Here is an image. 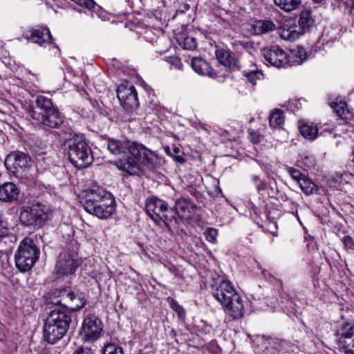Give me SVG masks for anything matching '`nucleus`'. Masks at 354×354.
Returning <instances> with one entry per match:
<instances>
[{
	"mask_svg": "<svg viewBox=\"0 0 354 354\" xmlns=\"http://www.w3.org/2000/svg\"><path fill=\"white\" fill-rule=\"evenodd\" d=\"M214 297L232 319L243 317L245 309L243 300L228 281L223 280L218 283L214 289Z\"/></svg>",
	"mask_w": 354,
	"mask_h": 354,
	"instance_id": "1",
	"label": "nucleus"
},
{
	"mask_svg": "<svg viewBox=\"0 0 354 354\" xmlns=\"http://www.w3.org/2000/svg\"><path fill=\"white\" fill-rule=\"evenodd\" d=\"M137 142L122 139H109L107 142L109 151L115 156H123V158L115 160L113 165L119 169L130 175H137L139 172V166L137 161L130 155L135 151Z\"/></svg>",
	"mask_w": 354,
	"mask_h": 354,
	"instance_id": "2",
	"label": "nucleus"
},
{
	"mask_svg": "<svg viewBox=\"0 0 354 354\" xmlns=\"http://www.w3.org/2000/svg\"><path fill=\"white\" fill-rule=\"evenodd\" d=\"M71 322V316L69 313L60 309L50 310L44 326V340L54 344L62 339L68 330Z\"/></svg>",
	"mask_w": 354,
	"mask_h": 354,
	"instance_id": "3",
	"label": "nucleus"
},
{
	"mask_svg": "<svg viewBox=\"0 0 354 354\" xmlns=\"http://www.w3.org/2000/svg\"><path fill=\"white\" fill-rule=\"evenodd\" d=\"M114 203V198L110 193L100 190L88 195L84 203V208L92 215L106 219L115 212Z\"/></svg>",
	"mask_w": 354,
	"mask_h": 354,
	"instance_id": "4",
	"label": "nucleus"
},
{
	"mask_svg": "<svg viewBox=\"0 0 354 354\" xmlns=\"http://www.w3.org/2000/svg\"><path fill=\"white\" fill-rule=\"evenodd\" d=\"M145 209L155 222H162L168 229H170V225L178 223L176 210L174 209L168 202L157 196H153L147 199Z\"/></svg>",
	"mask_w": 354,
	"mask_h": 354,
	"instance_id": "5",
	"label": "nucleus"
},
{
	"mask_svg": "<svg viewBox=\"0 0 354 354\" xmlns=\"http://www.w3.org/2000/svg\"><path fill=\"white\" fill-rule=\"evenodd\" d=\"M39 257V250L30 238L24 239L19 243L15 255V266L21 272L32 269Z\"/></svg>",
	"mask_w": 354,
	"mask_h": 354,
	"instance_id": "6",
	"label": "nucleus"
},
{
	"mask_svg": "<svg viewBox=\"0 0 354 354\" xmlns=\"http://www.w3.org/2000/svg\"><path fill=\"white\" fill-rule=\"evenodd\" d=\"M68 155L70 162L79 169L88 167L93 161L92 151L88 143L78 137L69 140Z\"/></svg>",
	"mask_w": 354,
	"mask_h": 354,
	"instance_id": "7",
	"label": "nucleus"
},
{
	"mask_svg": "<svg viewBox=\"0 0 354 354\" xmlns=\"http://www.w3.org/2000/svg\"><path fill=\"white\" fill-rule=\"evenodd\" d=\"M4 165L10 176L22 179L27 176L32 167V159L26 153L15 151L6 156Z\"/></svg>",
	"mask_w": 354,
	"mask_h": 354,
	"instance_id": "8",
	"label": "nucleus"
},
{
	"mask_svg": "<svg viewBox=\"0 0 354 354\" xmlns=\"http://www.w3.org/2000/svg\"><path fill=\"white\" fill-rule=\"evenodd\" d=\"M50 209L44 205L37 203L31 206L21 208L19 219L26 226H33L40 228L49 219Z\"/></svg>",
	"mask_w": 354,
	"mask_h": 354,
	"instance_id": "9",
	"label": "nucleus"
},
{
	"mask_svg": "<svg viewBox=\"0 0 354 354\" xmlns=\"http://www.w3.org/2000/svg\"><path fill=\"white\" fill-rule=\"evenodd\" d=\"M102 331L100 319L95 315H87L83 321L80 335L84 342H91L97 340Z\"/></svg>",
	"mask_w": 354,
	"mask_h": 354,
	"instance_id": "10",
	"label": "nucleus"
},
{
	"mask_svg": "<svg viewBox=\"0 0 354 354\" xmlns=\"http://www.w3.org/2000/svg\"><path fill=\"white\" fill-rule=\"evenodd\" d=\"M315 21L312 17V12L309 10H305L300 12L299 17V30H297L294 28L292 30L283 29L281 32V37L286 40L294 41L297 39L299 35H303L306 30H309L314 25Z\"/></svg>",
	"mask_w": 354,
	"mask_h": 354,
	"instance_id": "11",
	"label": "nucleus"
},
{
	"mask_svg": "<svg viewBox=\"0 0 354 354\" xmlns=\"http://www.w3.org/2000/svg\"><path fill=\"white\" fill-rule=\"evenodd\" d=\"M80 265V261L71 253L63 251L58 257L55 271L57 277L73 274Z\"/></svg>",
	"mask_w": 354,
	"mask_h": 354,
	"instance_id": "12",
	"label": "nucleus"
},
{
	"mask_svg": "<svg viewBox=\"0 0 354 354\" xmlns=\"http://www.w3.org/2000/svg\"><path fill=\"white\" fill-rule=\"evenodd\" d=\"M263 55L265 59L271 65L277 68L286 67L292 65L290 56L279 46H272L270 48H264Z\"/></svg>",
	"mask_w": 354,
	"mask_h": 354,
	"instance_id": "13",
	"label": "nucleus"
},
{
	"mask_svg": "<svg viewBox=\"0 0 354 354\" xmlns=\"http://www.w3.org/2000/svg\"><path fill=\"white\" fill-rule=\"evenodd\" d=\"M338 346L345 354H354V324L344 323L338 333Z\"/></svg>",
	"mask_w": 354,
	"mask_h": 354,
	"instance_id": "14",
	"label": "nucleus"
},
{
	"mask_svg": "<svg viewBox=\"0 0 354 354\" xmlns=\"http://www.w3.org/2000/svg\"><path fill=\"white\" fill-rule=\"evenodd\" d=\"M132 156L150 169L156 168L160 163L158 154L139 142H137Z\"/></svg>",
	"mask_w": 354,
	"mask_h": 354,
	"instance_id": "15",
	"label": "nucleus"
},
{
	"mask_svg": "<svg viewBox=\"0 0 354 354\" xmlns=\"http://www.w3.org/2000/svg\"><path fill=\"white\" fill-rule=\"evenodd\" d=\"M117 95L120 104L126 112L131 113L138 108V93L134 86L118 92Z\"/></svg>",
	"mask_w": 354,
	"mask_h": 354,
	"instance_id": "16",
	"label": "nucleus"
},
{
	"mask_svg": "<svg viewBox=\"0 0 354 354\" xmlns=\"http://www.w3.org/2000/svg\"><path fill=\"white\" fill-rule=\"evenodd\" d=\"M60 296L62 297V300L56 301V304L62 305V302L64 301L63 306L72 311L77 310L86 304V300L82 294L74 291L62 289L60 291Z\"/></svg>",
	"mask_w": 354,
	"mask_h": 354,
	"instance_id": "17",
	"label": "nucleus"
},
{
	"mask_svg": "<svg viewBox=\"0 0 354 354\" xmlns=\"http://www.w3.org/2000/svg\"><path fill=\"white\" fill-rule=\"evenodd\" d=\"M23 37L33 43L43 46L45 44H49L52 40V35L48 28H31L25 31Z\"/></svg>",
	"mask_w": 354,
	"mask_h": 354,
	"instance_id": "18",
	"label": "nucleus"
},
{
	"mask_svg": "<svg viewBox=\"0 0 354 354\" xmlns=\"http://www.w3.org/2000/svg\"><path fill=\"white\" fill-rule=\"evenodd\" d=\"M176 210L177 216L181 219L189 217L194 212L196 205L190 198H181L175 201L174 205L171 206Z\"/></svg>",
	"mask_w": 354,
	"mask_h": 354,
	"instance_id": "19",
	"label": "nucleus"
},
{
	"mask_svg": "<svg viewBox=\"0 0 354 354\" xmlns=\"http://www.w3.org/2000/svg\"><path fill=\"white\" fill-rule=\"evenodd\" d=\"M33 117L39 120L43 125L53 129L59 128L64 122V116L57 108L45 115H41V117Z\"/></svg>",
	"mask_w": 354,
	"mask_h": 354,
	"instance_id": "20",
	"label": "nucleus"
},
{
	"mask_svg": "<svg viewBox=\"0 0 354 354\" xmlns=\"http://www.w3.org/2000/svg\"><path fill=\"white\" fill-rule=\"evenodd\" d=\"M215 55L218 62L230 71L239 68L238 60L233 53L224 48H218L215 51Z\"/></svg>",
	"mask_w": 354,
	"mask_h": 354,
	"instance_id": "21",
	"label": "nucleus"
},
{
	"mask_svg": "<svg viewBox=\"0 0 354 354\" xmlns=\"http://www.w3.org/2000/svg\"><path fill=\"white\" fill-rule=\"evenodd\" d=\"M19 195L18 187L12 183H4L0 185V201L12 202L17 200Z\"/></svg>",
	"mask_w": 354,
	"mask_h": 354,
	"instance_id": "22",
	"label": "nucleus"
},
{
	"mask_svg": "<svg viewBox=\"0 0 354 354\" xmlns=\"http://www.w3.org/2000/svg\"><path fill=\"white\" fill-rule=\"evenodd\" d=\"M193 70L200 75L214 77L215 73L209 64L202 57H193L191 60Z\"/></svg>",
	"mask_w": 354,
	"mask_h": 354,
	"instance_id": "23",
	"label": "nucleus"
},
{
	"mask_svg": "<svg viewBox=\"0 0 354 354\" xmlns=\"http://www.w3.org/2000/svg\"><path fill=\"white\" fill-rule=\"evenodd\" d=\"M276 25L270 20H257L250 25V32L255 35H260L273 31Z\"/></svg>",
	"mask_w": 354,
	"mask_h": 354,
	"instance_id": "24",
	"label": "nucleus"
},
{
	"mask_svg": "<svg viewBox=\"0 0 354 354\" xmlns=\"http://www.w3.org/2000/svg\"><path fill=\"white\" fill-rule=\"evenodd\" d=\"M35 104L37 108L41 111L38 117H41V115H45L53 109H57V107L53 105V102L50 98L43 95L37 96L35 99Z\"/></svg>",
	"mask_w": 354,
	"mask_h": 354,
	"instance_id": "25",
	"label": "nucleus"
},
{
	"mask_svg": "<svg viewBox=\"0 0 354 354\" xmlns=\"http://www.w3.org/2000/svg\"><path fill=\"white\" fill-rule=\"evenodd\" d=\"M17 241V237L9 232L8 227L4 225L1 214H0V242L11 245Z\"/></svg>",
	"mask_w": 354,
	"mask_h": 354,
	"instance_id": "26",
	"label": "nucleus"
},
{
	"mask_svg": "<svg viewBox=\"0 0 354 354\" xmlns=\"http://www.w3.org/2000/svg\"><path fill=\"white\" fill-rule=\"evenodd\" d=\"M299 185L306 195L317 194L319 190L318 186L306 176L300 181Z\"/></svg>",
	"mask_w": 354,
	"mask_h": 354,
	"instance_id": "27",
	"label": "nucleus"
},
{
	"mask_svg": "<svg viewBox=\"0 0 354 354\" xmlns=\"http://www.w3.org/2000/svg\"><path fill=\"white\" fill-rule=\"evenodd\" d=\"M332 107L337 115L341 119L347 120H348L352 114L347 108V104L344 102H339V103H335Z\"/></svg>",
	"mask_w": 354,
	"mask_h": 354,
	"instance_id": "28",
	"label": "nucleus"
},
{
	"mask_svg": "<svg viewBox=\"0 0 354 354\" xmlns=\"http://www.w3.org/2000/svg\"><path fill=\"white\" fill-rule=\"evenodd\" d=\"M179 46L188 50H194L196 48L197 44L194 37L181 35L178 37Z\"/></svg>",
	"mask_w": 354,
	"mask_h": 354,
	"instance_id": "29",
	"label": "nucleus"
},
{
	"mask_svg": "<svg viewBox=\"0 0 354 354\" xmlns=\"http://www.w3.org/2000/svg\"><path fill=\"white\" fill-rule=\"evenodd\" d=\"M301 134L306 139L314 140L317 135L318 130L315 126L304 123L299 127Z\"/></svg>",
	"mask_w": 354,
	"mask_h": 354,
	"instance_id": "30",
	"label": "nucleus"
},
{
	"mask_svg": "<svg viewBox=\"0 0 354 354\" xmlns=\"http://www.w3.org/2000/svg\"><path fill=\"white\" fill-rule=\"evenodd\" d=\"M270 126L273 129H277L281 127L284 122V115L283 111L276 109L270 116Z\"/></svg>",
	"mask_w": 354,
	"mask_h": 354,
	"instance_id": "31",
	"label": "nucleus"
},
{
	"mask_svg": "<svg viewBox=\"0 0 354 354\" xmlns=\"http://www.w3.org/2000/svg\"><path fill=\"white\" fill-rule=\"evenodd\" d=\"M274 2L276 6H279L281 9L286 11L290 12L295 9H296L299 3H301L300 0H274Z\"/></svg>",
	"mask_w": 354,
	"mask_h": 354,
	"instance_id": "32",
	"label": "nucleus"
},
{
	"mask_svg": "<svg viewBox=\"0 0 354 354\" xmlns=\"http://www.w3.org/2000/svg\"><path fill=\"white\" fill-rule=\"evenodd\" d=\"M290 59L295 57L294 62L299 64L303 63L304 60L307 59V53L305 49L302 47H297L296 49L292 50V55H290Z\"/></svg>",
	"mask_w": 354,
	"mask_h": 354,
	"instance_id": "33",
	"label": "nucleus"
},
{
	"mask_svg": "<svg viewBox=\"0 0 354 354\" xmlns=\"http://www.w3.org/2000/svg\"><path fill=\"white\" fill-rule=\"evenodd\" d=\"M102 352V354H124L121 346L112 343L104 345Z\"/></svg>",
	"mask_w": 354,
	"mask_h": 354,
	"instance_id": "34",
	"label": "nucleus"
},
{
	"mask_svg": "<svg viewBox=\"0 0 354 354\" xmlns=\"http://www.w3.org/2000/svg\"><path fill=\"white\" fill-rule=\"evenodd\" d=\"M243 74L252 84H255L257 80H260L263 77V73L256 69L250 71H243Z\"/></svg>",
	"mask_w": 354,
	"mask_h": 354,
	"instance_id": "35",
	"label": "nucleus"
},
{
	"mask_svg": "<svg viewBox=\"0 0 354 354\" xmlns=\"http://www.w3.org/2000/svg\"><path fill=\"white\" fill-rule=\"evenodd\" d=\"M204 234L207 241L214 243L216 241L218 230L213 227H208L205 230Z\"/></svg>",
	"mask_w": 354,
	"mask_h": 354,
	"instance_id": "36",
	"label": "nucleus"
},
{
	"mask_svg": "<svg viewBox=\"0 0 354 354\" xmlns=\"http://www.w3.org/2000/svg\"><path fill=\"white\" fill-rule=\"evenodd\" d=\"M287 171L291 177L299 183L306 177L305 174H302L299 170L295 168L288 167Z\"/></svg>",
	"mask_w": 354,
	"mask_h": 354,
	"instance_id": "37",
	"label": "nucleus"
},
{
	"mask_svg": "<svg viewBox=\"0 0 354 354\" xmlns=\"http://www.w3.org/2000/svg\"><path fill=\"white\" fill-rule=\"evenodd\" d=\"M169 304L171 308L178 314L180 318L185 317V312L184 308L176 301L171 299Z\"/></svg>",
	"mask_w": 354,
	"mask_h": 354,
	"instance_id": "38",
	"label": "nucleus"
},
{
	"mask_svg": "<svg viewBox=\"0 0 354 354\" xmlns=\"http://www.w3.org/2000/svg\"><path fill=\"white\" fill-rule=\"evenodd\" d=\"M167 62L174 66V68L178 70H183V64L178 57L169 56L167 58Z\"/></svg>",
	"mask_w": 354,
	"mask_h": 354,
	"instance_id": "39",
	"label": "nucleus"
},
{
	"mask_svg": "<svg viewBox=\"0 0 354 354\" xmlns=\"http://www.w3.org/2000/svg\"><path fill=\"white\" fill-rule=\"evenodd\" d=\"M301 162L307 169H310L315 165V158L313 156H305L302 158Z\"/></svg>",
	"mask_w": 354,
	"mask_h": 354,
	"instance_id": "40",
	"label": "nucleus"
},
{
	"mask_svg": "<svg viewBox=\"0 0 354 354\" xmlns=\"http://www.w3.org/2000/svg\"><path fill=\"white\" fill-rule=\"evenodd\" d=\"M342 242L344 246L349 250L354 249V241L353 239L349 236H345L342 239Z\"/></svg>",
	"mask_w": 354,
	"mask_h": 354,
	"instance_id": "41",
	"label": "nucleus"
},
{
	"mask_svg": "<svg viewBox=\"0 0 354 354\" xmlns=\"http://www.w3.org/2000/svg\"><path fill=\"white\" fill-rule=\"evenodd\" d=\"M73 354H94V353L89 348L80 347L75 350Z\"/></svg>",
	"mask_w": 354,
	"mask_h": 354,
	"instance_id": "42",
	"label": "nucleus"
},
{
	"mask_svg": "<svg viewBox=\"0 0 354 354\" xmlns=\"http://www.w3.org/2000/svg\"><path fill=\"white\" fill-rule=\"evenodd\" d=\"M258 179H259V176H257V175L252 176V180L254 181H257V180H258Z\"/></svg>",
	"mask_w": 354,
	"mask_h": 354,
	"instance_id": "43",
	"label": "nucleus"
},
{
	"mask_svg": "<svg viewBox=\"0 0 354 354\" xmlns=\"http://www.w3.org/2000/svg\"><path fill=\"white\" fill-rule=\"evenodd\" d=\"M252 140H253V141H254V142H259V138H258V137H257V138H256V137H254V138H252Z\"/></svg>",
	"mask_w": 354,
	"mask_h": 354,
	"instance_id": "44",
	"label": "nucleus"
},
{
	"mask_svg": "<svg viewBox=\"0 0 354 354\" xmlns=\"http://www.w3.org/2000/svg\"><path fill=\"white\" fill-rule=\"evenodd\" d=\"M177 158L178 162H183V158L182 157L178 156Z\"/></svg>",
	"mask_w": 354,
	"mask_h": 354,
	"instance_id": "45",
	"label": "nucleus"
},
{
	"mask_svg": "<svg viewBox=\"0 0 354 354\" xmlns=\"http://www.w3.org/2000/svg\"><path fill=\"white\" fill-rule=\"evenodd\" d=\"M261 272H262V274L264 275L265 277H266V273L268 272L266 270H261Z\"/></svg>",
	"mask_w": 354,
	"mask_h": 354,
	"instance_id": "46",
	"label": "nucleus"
},
{
	"mask_svg": "<svg viewBox=\"0 0 354 354\" xmlns=\"http://www.w3.org/2000/svg\"><path fill=\"white\" fill-rule=\"evenodd\" d=\"M257 189H258L259 191V190H261V189H263V188L261 187V186H260V185H257Z\"/></svg>",
	"mask_w": 354,
	"mask_h": 354,
	"instance_id": "47",
	"label": "nucleus"
},
{
	"mask_svg": "<svg viewBox=\"0 0 354 354\" xmlns=\"http://www.w3.org/2000/svg\"><path fill=\"white\" fill-rule=\"evenodd\" d=\"M0 340H1V341H3V335H1V333H0Z\"/></svg>",
	"mask_w": 354,
	"mask_h": 354,
	"instance_id": "48",
	"label": "nucleus"
},
{
	"mask_svg": "<svg viewBox=\"0 0 354 354\" xmlns=\"http://www.w3.org/2000/svg\"><path fill=\"white\" fill-rule=\"evenodd\" d=\"M322 0H313L315 3H320Z\"/></svg>",
	"mask_w": 354,
	"mask_h": 354,
	"instance_id": "49",
	"label": "nucleus"
},
{
	"mask_svg": "<svg viewBox=\"0 0 354 354\" xmlns=\"http://www.w3.org/2000/svg\"><path fill=\"white\" fill-rule=\"evenodd\" d=\"M178 151H179V149H178V148H175V149H174V152H175V153H178Z\"/></svg>",
	"mask_w": 354,
	"mask_h": 354,
	"instance_id": "50",
	"label": "nucleus"
},
{
	"mask_svg": "<svg viewBox=\"0 0 354 354\" xmlns=\"http://www.w3.org/2000/svg\"><path fill=\"white\" fill-rule=\"evenodd\" d=\"M165 151H166V152H168V153H169V147H167V148H165Z\"/></svg>",
	"mask_w": 354,
	"mask_h": 354,
	"instance_id": "51",
	"label": "nucleus"
},
{
	"mask_svg": "<svg viewBox=\"0 0 354 354\" xmlns=\"http://www.w3.org/2000/svg\"><path fill=\"white\" fill-rule=\"evenodd\" d=\"M352 8L354 9V0L352 1Z\"/></svg>",
	"mask_w": 354,
	"mask_h": 354,
	"instance_id": "52",
	"label": "nucleus"
}]
</instances>
